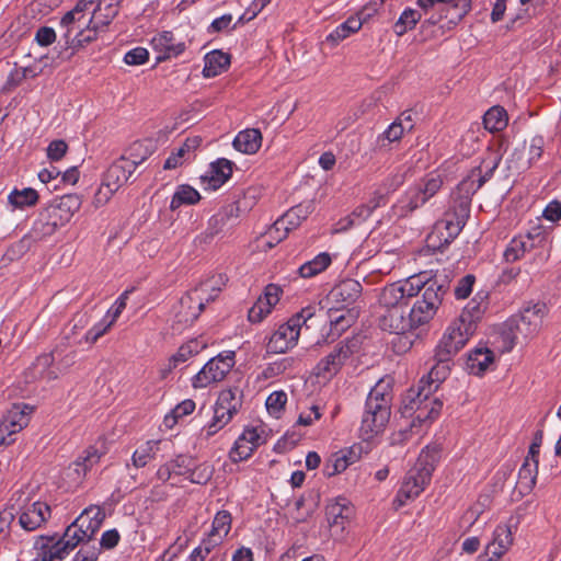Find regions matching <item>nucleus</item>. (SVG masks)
<instances>
[{"instance_id":"1","label":"nucleus","mask_w":561,"mask_h":561,"mask_svg":"<svg viewBox=\"0 0 561 561\" xmlns=\"http://www.w3.org/2000/svg\"><path fill=\"white\" fill-rule=\"evenodd\" d=\"M499 161L500 157L496 153H489L481 164L471 170L470 174L458 184L453 193L457 208L454 214H446L434 225L426 239L428 248L434 251L442 250L460 233L469 216L471 196L493 175Z\"/></svg>"},{"instance_id":"2","label":"nucleus","mask_w":561,"mask_h":561,"mask_svg":"<svg viewBox=\"0 0 561 561\" xmlns=\"http://www.w3.org/2000/svg\"><path fill=\"white\" fill-rule=\"evenodd\" d=\"M434 360L435 365L432 366L427 376H424L420 380L417 390L411 389L408 392V402L404 403L402 413L413 416V420L409 428L400 430L398 433L393 434V443H403L415 428L422 426L424 423L432 422L442 411L443 402L437 398H433L432 393L449 375L451 360L442 362L435 357Z\"/></svg>"},{"instance_id":"3","label":"nucleus","mask_w":561,"mask_h":561,"mask_svg":"<svg viewBox=\"0 0 561 561\" xmlns=\"http://www.w3.org/2000/svg\"><path fill=\"white\" fill-rule=\"evenodd\" d=\"M416 277L421 278L422 284H420L421 297L409 309L413 330L430 323L434 319L449 286L446 277L431 272H421L416 274Z\"/></svg>"},{"instance_id":"4","label":"nucleus","mask_w":561,"mask_h":561,"mask_svg":"<svg viewBox=\"0 0 561 561\" xmlns=\"http://www.w3.org/2000/svg\"><path fill=\"white\" fill-rule=\"evenodd\" d=\"M546 306L536 304L525 308L518 314L512 316L501 331L503 350L510 352L519 339L529 340L541 329Z\"/></svg>"},{"instance_id":"5","label":"nucleus","mask_w":561,"mask_h":561,"mask_svg":"<svg viewBox=\"0 0 561 561\" xmlns=\"http://www.w3.org/2000/svg\"><path fill=\"white\" fill-rule=\"evenodd\" d=\"M438 450L428 446L422 450L415 466L405 474L402 485L397 493L394 504L397 507L405 505L410 500L417 497L430 483Z\"/></svg>"},{"instance_id":"6","label":"nucleus","mask_w":561,"mask_h":561,"mask_svg":"<svg viewBox=\"0 0 561 561\" xmlns=\"http://www.w3.org/2000/svg\"><path fill=\"white\" fill-rule=\"evenodd\" d=\"M141 149L142 145L135 144L131 147L129 158L122 157L108 167L104 174L103 182L94 196V204L96 206L106 204L112 195L128 181L137 165L145 160V157L140 160L137 159V153Z\"/></svg>"},{"instance_id":"7","label":"nucleus","mask_w":561,"mask_h":561,"mask_svg":"<svg viewBox=\"0 0 561 561\" xmlns=\"http://www.w3.org/2000/svg\"><path fill=\"white\" fill-rule=\"evenodd\" d=\"M94 3L95 0H80L61 18L62 36L68 46L80 47L95 39V34L89 26V20L84 19V13L90 10L89 5L92 7Z\"/></svg>"},{"instance_id":"8","label":"nucleus","mask_w":561,"mask_h":561,"mask_svg":"<svg viewBox=\"0 0 561 561\" xmlns=\"http://www.w3.org/2000/svg\"><path fill=\"white\" fill-rule=\"evenodd\" d=\"M105 514L99 506L87 507L76 520L67 527L64 537L59 538L68 552L73 550L80 542L90 540L100 529Z\"/></svg>"},{"instance_id":"9","label":"nucleus","mask_w":561,"mask_h":561,"mask_svg":"<svg viewBox=\"0 0 561 561\" xmlns=\"http://www.w3.org/2000/svg\"><path fill=\"white\" fill-rule=\"evenodd\" d=\"M420 279L415 274L383 287L378 298L380 309L408 310L410 299L420 295Z\"/></svg>"},{"instance_id":"10","label":"nucleus","mask_w":561,"mask_h":561,"mask_svg":"<svg viewBox=\"0 0 561 561\" xmlns=\"http://www.w3.org/2000/svg\"><path fill=\"white\" fill-rule=\"evenodd\" d=\"M219 289L214 287L211 280L202 282L198 286L187 291L180 301L179 317L185 323L194 322L204 310L205 305L218 296Z\"/></svg>"},{"instance_id":"11","label":"nucleus","mask_w":561,"mask_h":561,"mask_svg":"<svg viewBox=\"0 0 561 561\" xmlns=\"http://www.w3.org/2000/svg\"><path fill=\"white\" fill-rule=\"evenodd\" d=\"M473 334L474 332H472L470 324L465 327V324L457 320L453 321L436 345L434 357L442 362L451 360Z\"/></svg>"},{"instance_id":"12","label":"nucleus","mask_w":561,"mask_h":561,"mask_svg":"<svg viewBox=\"0 0 561 561\" xmlns=\"http://www.w3.org/2000/svg\"><path fill=\"white\" fill-rule=\"evenodd\" d=\"M234 364V352L232 351L210 358L192 378L193 388L202 389L222 381Z\"/></svg>"},{"instance_id":"13","label":"nucleus","mask_w":561,"mask_h":561,"mask_svg":"<svg viewBox=\"0 0 561 561\" xmlns=\"http://www.w3.org/2000/svg\"><path fill=\"white\" fill-rule=\"evenodd\" d=\"M416 3L425 13L431 10L439 13L428 19L432 24L447 19L449 24L456 25L470 10V0H417Z\"/></svg>"},{"instance_id":"14","label":"nucleus","mask_w":561,"mask_h":561,"mask_svg":"<svg viewBox=\"0 0 561 561\" xmlns=\"http://www.w3.org/2000/svg\"><path fill=\"white\" fill-rule=\"evenodd\" d=\"M59 228L60 226L45 208L34 220L31 230L13 245L12 250H16L19 254H24L35 243L53 236Z\"/></svg>"},{"instance_id":"15","label":"nucleus","mask_w":561,"mask_h":561,"mask_svg":"<svg viewBox=\"0 0 561 561\" xmlns=\"http://www.w3.org/2000/svg\"><path fill=\"white\" fill-rule=\"evenodd\" d=\"M299 336L298 318H290L286 323L280 324L270 336L266 344V352L271 354H284L297 345Z\"/></svg>"},{"instance_id":"16","label":"nucleus","mask_w":561,"mask_h":561,"mask_svg":"<svg viewBox=\"0 0 561 561\" xmlns=\"http://www.w3.org/2000/svg\"><path fill=\"white\" fill-rule=\"evenodd\" d=\"M325 514L332 536L341 537L354 515V508L346 499L339 497L327 505Z\"/></svg>"},{"instance_id":"17","label":"nucleus","mask_w":561,"mask_h":561,"mask_svg":"<svg viewBox=\"0 0 561 561\" xmlns=\"http://www.w3.org/2000/svg\"><path fill=\"white\" fill-rule=\"evenodd\" d=\"M445 176L439 172L428 173L411 193L409 203L407 204L408 211L424 205L442 188Z\"/></svg>"},{"instance_id":"18","label":"nucleus","mask_w":561,"mask_h":561,"mask_svg":"<svg viewBox=\"0 0 561 561\" xmlns=\"http://www.w3.org/2000/svg\"><path fill=\"white\" fill-rule=\"evenodd\" d=\"M311 203L299 204L291 207L274 222V225L270 228L268 236L272 237L273 232H282V234L276 238V241L280 242L286 238L288 232L293 229H296L301 224V221L305 220L309 214H311Z\"/></svg>"},{"instance_id":"19","label":"nucleus","mask_w":561,"mask_h":561,"mask_svg":"<svg viewBox=\"0 0 561 561\" xmlns=\"http://www.w3.org/2000/svg\"><path fill=\"white\" fill-rule=\"evenodd\" d=\"M362 284L353 278H346L335 285L330 291L329 299L336 308H356L354 305L362 296Z\"/></svg>"},{"instance_id":"20","label":"nucleus","mask_w":561,"mask_h":561,"mask_svg":"<svg viewBox=\"0 0 561 561\" xmlns=\"http://www.w3.org/2000/svg\"><path fill=\"white\" fill-rule=\"evenodd\" d=\"M390 419V412L386 407L365 405V412L360 424V436L365 440L371 439L381 433Z\"/></svg>"},{"instance_id":"21","label":"nucleus","mask_w":561,"mask_h":561,"mask_svg":"<svg viewBox=\"0 0 561 561\" xmlns=\"http://www.w3.org/2000/svg\"><path fill=\"white\" fill-rule=\"evenodd\" d=\"M87 11L91 13L89 19V26L92 33L98 36V33L104 31L118 13L117 0H95V3Z\"/></svg>"},{"instance_id":"22","label":"nucleus","mask_w":561,"mask_h":561,"mask_svg":"<svg viewBox=\"0 0 561 561\" xmlns=\"http://www.w3.org/2000/svg\"><path fill=\"white\" fill-rule=\"evenodd\" d=\"M283 290L276 284H268L262 296H260L255 304L248 312V319L252 323L262 322L271 312L272 309L278 304Z\"/></svg>"},{"instance_id":"23","label":"nucleus","mask_w":561,"mask_h":561,"mask_svg":"<svg viewBox=\"0 0 561 561\" xmlns=\"http://www.w3.org/2000/svg\"><path fill=\"white\" fill-rule=\"evenodd\" d=\"M352 350L347 343L337 344L334 350L322 358L316 366V376L330 379L335 376L345 360L351 356Z\"/></svg>"},{"instance_id":"24","label":"nucleus","mask_w":561,"mask_h":561,"mask_svg":"<svg viewBox=\"0 0 561 561\" xmlns=\"http://www.w3.org/2000/svg\"><path fill=\"white\" fill-rule=\"evenodd\" d=\"M359 314L358 308H336L331 307L328 311L330 330L327 337L334 341L339 339L347 329H350Z\"/></svg>"},{"instance_id":"25","label":"nucleus","mask_w":561,"mask_h":561,"mask_svg":"<svg viewBox=\"0 0 561 561\" xmlns=\"http://www.w3.org/2000/svg\"><path fill=\"white\" fill-rule=\"evenodd\" d=\"M82 204L81 197L77 194H66L53 204L46 210L62 227L70 221L73 215L80 209Z\"/></svg>"},{"instance_id":"26","label":"nucleus","mask_w":561,"mask_h":561,"mask_svg":"<svg viewBox=\"0 0 561 561\" xmlns=\"http://www.w3.org/2000/svg\"><path fill=\"white\" fill-rule=\"evenodd\" d=\"M50 507L47 503L41 501L33 502L24 506L19 517V524L27 531L36 530L50 517Z\"/></svg>"},{"instance_id":"27","label":"nucleus","mask_w":561,"mask_h":561,"mask_svg":"<svg viewBox=\"0 0 561 561\" xmlns=\"http://www.w3.org/2000/svg\"><path fill=\"white\" fill-rule=\"evenodd\" d=\"M379 325L383 331L396 334L413 330L410 313L403 309H381Z\"/></svg>"},{"instance_id":"28","label":"nucleus","mask_w":561,"mask_h":561,"mask_svg":"<svg viewBox=\"0 0 561 561\" xmlns=\"http://www.w3.org/2000/svg\"><path fill=\"white\" fill-rule=\"evenodd\" d=\"M369 14L364 16V10L350 16L345 22L336 26L327 35L325 42L332 47L337 46L341 42L348 38L352 34L357 33L363 24L367 21Z\"/></svg>"},{"instance_id":"29","label":"nucleus","mask_w":561,"mask_h":561,"mask_svg":"<svg viewBox=\"0 0 561 561\" xmlns=\"http://www.w3.org/2000/svg\"><path fill=\"white\" fill-rule=\"evenodd\" d=\"M34 408L26 403H14L7 412L1 424L15 435L28 425Z\"/></svg>"},{"instance_id":"30","label":"nucleus","mask_w":561,"mask_h":561,"mask_svg":"<svg viewBox=\"0 0 561 561\" xmlns=\"http://www.w3.org/2000/svg\"><path fill=\"white\" fill-rule=\"evenodd\" d=\"M151 45L153 49L160 54L157 58L159 61L176 57L185 49V44L183 42H176L174 35L168 31L156 35L151 39Z\"/></svg>"},{"instance_id":"31","label":"nucleus","mask_w":561,"mask_h":561,"mask_svg":"<svg viewBox=\"0 0 561 561\" xmlns=\"http://www.w3.org/2000/svg\"><path fill=\"white\" fill-rule=\"evenodd\" d=\"M27 371L33 375L34 379H39L46 382L56 380L60 374L59 368L55 366V357L53 353H44L37 356Z\"/></svg>"},{"instance_id":"32","label":"nucleus","mask_w":561,"mask_h":561,"mask_svg":"<svg viewBox=\"0 0 561 561\" xmlns=\"http://www.w3.org/2000/svg\"><path fill=\"white\" fill-rule=\"evenodd\" d=\"M36 548L38 552L34 561H59L69 553L62 542L55 537H41Z\"/></svg>"},{"instance_id":"33","label":"nucleus","mask_w":561,"mask_h":561,"mask_svg":"<svg viewBox=\"0 0 561 561\" xmlns=\"http://www.w3.org/2000/svg\"><path fill=\"white\" fill-rule=\"evenodd\" d=\"M494 353L486 346H478L471 351L467 359L469 374L483 376L490 366L494 364Z\"/></svg>"},{"instance_id":"34","label":"nucleus","mask_w":561,"mask_h":561,"mask_svg":"<svg viewBox=\"0 0 561 561\" xmlns=\"http://www.w3.org/2000/svg\"><path fill=\"white\" fill-rule=\"evenodd\" d=\"M513 543V534L508 525H499L494 533L492 541L486 546V554L501 559Z\"/></svg>"},{"instance_id":"35","label":"nucleus","mask_w":561,"mask_h":561,"mask_svg":"<svg viewBox=\"0 0 561 561\" xmlns=\"http://www.w3.org/2000/svg\"><path fill=\"white\" fill-rule=\"evenodd\" d=\"M486 296L478 294L468 302L459 318L456 320L465 324V327L470 324L472 327V332H476L477 322L481 319L482 314L486 310Z\"/></svg>"},{"instance_id":"36","label":"nucleus","mask_w":561,"mask_h":561,"mask_svg":"<svg viewBox=\"0 0 561 561\" xmlns=\"http://www.w3.org/2000/svg\"><path fill=\"white\" fill-rule=\"evenodd\" d=\"M261 146L262 134L257 128L244 129L240 131L233 140L234 149L247 154L255 153Z\"/></svg>"},{"instance_id":"37","label":"nucleus","mask_w":561,"mask_h":561,"mask_svg":"<svg viewBox=\"0 0 561 561\" xmlns=\"http://www.w3.org/2000/svg\"><path fill=\"white\" fill-rule=\"evenodd\" d=\"M232 175V163L227 159H219L211 163L208 174L204 178L213 190L219 188Z\"/></svg>"},{"instance_id":"38","label":"nucleus","mask_w":561,"mask_h":561,"mask_svg":"<svg viewBox=\"0 0 561 561\" xmlns=\"http://www.w3.org/2000/svg\"><path fill=\"white\" fill-rule=\"evenodd\" d=\"M230 65V56L220 50H213L204 58L203 76L214 78L225 71Z\"/></svg>"},{"instance_id":"39","label":"nucleus","mask_w":561,"mask_h":561,"mask_svg":"<svg viewBox=\"0 0 561 561\" xmlns=\"http://www.w3.org/2000/svg\"><path fill=\"white\" fill-rule=\"evenodd\" d=\"M234 414L225 410L224 408L214 405V415L210 422H208L201 431V436L204 439H209L216 435L220 430L230 423Z\"/></svg>"},{"instance_id":"40","label":"nucleus","mask_w":561,"mask_h":561,"mask_svg":"<svg viewBox=\"0 0 561 561\" xmlns=\"http://www.w3.org/2000/svg\"><path fill=\"white\" fill-rule=\"evenodd\" d=\"M206 345L199 340H191L181 345L175 354L169 359V370L176 368L180 364L185 363L194 355L202 352Z\"/></svg>"},{"instance_id":"41","label":"nucleus","mask_w":561,"mask_h":561,"mask_svg":"<svg viewBox=\"0 0 561 561\" xmlns=\"http://www.w3.org/2000/svg\"><path fill=\"white\" fill-rule=\"evenodd\" d=\"M539 460L530 461L529 457H526L524 463L518 471V484L522 490L530 492L537 482Z\"/></svg>"},{"instance_id":"42","label":"nucleus","mask_w":561,"mask_h":561,"mask_svg":"<svg viewBox=\"0 0 561 561\" xmlns=\"http://www.w3.org/2000/svg\"><path fill=\"white\" fill-rule=\"evenodd\" d=\"M331 261L332 260L329 253H320L314 259L306 262L299 267V275L304 278L313 277L327 270L331 264Z\"/></svg>"},{"instance_id":"43","label":"nucleus","mask_w":561,"mask_h":561,"mask_svg":"<svg viewBox=\"0 0 561 561\" xmlns=\"http://www.w3.org/2000/svg\"><path fill=\"white\" fill-rule=\"evenodd\" d=\"M201 195L192 186L187 184L180 185L170 203V208L175 210L180 208L182 205H194L199 202Z\"/></svg>"},{"instance_id":"44","label":"nucleus","mask_w":561,"mask_h":561,"mask_svg":"<svg viewBox=\"0 0 561 561\" xmlns=\"http://www.w3.org/2000/svg\"><path fill=\"white\" fill-rule=\"evenodd\" d=\"M484 127L494 133L503 130L507 125V113L502 106H493L483 116Z\"/></svg>"},{"instance_id":"45","label":"nucleus","mask_w":561,"mask_h":561,"mask_svg":"<svg viewBox=\"0 0 561 561\" xmlns=\"http://www.w3.org/2000/svg\"><path fill=\"white\" fill-rule=\"evenodd\" d=\"M159 450V440H148L139 446L133 454L131 460L136 468L145 467L152 460Z\"/></svg>"},{"instance_id":"46","label":"nucleus","mask_w":561,"mask_h":561,"mask_svg":"<svg viewBox=\"0 0 561 561\" xmlns=\"http://www.w3.org/2000/svg\"><path fill=\"white\" fill-rule=\"evenodd\" d=\"M534 249V243H530L527 238L523 236L515 237L510 242L504 252V257L507 262H515L523 257L526 252Z\"/></svg>"},{"instance_id":"47","label":"nucleus","mask_w":561,"mask_h":561,"mask_svg":"<svg viewBox=\"0 0 561 561\" xmlns=\"http://www.w3.org/2000/svg\"><path fill=\"white\" fill-rule=\"evenodd\" d=\"M422 15L419 11L408 8L405 9L398 21L393 25V32L398 36L404 35L408 31H411L415 27L417 22L421 20Z\"/></svg>"},{"instance_id":"48","label":"nucleus","mask_w":561,"mask_h":561,"mask_svg":"<svg viewBox=\"0 0 561 561\" xmlns=\"http://www.w3.org/2000/svg\"><path fill=\"white\" fill-rule=\"evenodd\" d=\"M110 314H106L99 323L94 324L91 329H89L85 334L79 340L78 344H89L93 345L96 341L105 335L110 329L114 325L113 320H108Z\"/></svg>"},{"instance_id":"49","label":"nucleus","mask_w":561,"mask_h":561,"mask_svg":"<svg viewBox=\"0 0 561 561\" xmlns=\"http://www.w3.org/2000/svg\"><path fill=\"white\" fill-rule=\"evenodd\" d=\"M215 404H217L220 408L225 407V410L236 415L242 404L240 391L237 388L220 391Z\"/></svg>"},{"instance_id":"50","label":"nucleus","mask_w":561,"mask_h":561,"mask_svg":"<svg viewBox=\"0 0 561 561\" xmlns=\"http://www.w3.org/2000/svg\"><path fill=\"white\" fill-rule=\"evenodd\" d=\"M38 201V194L33 188H24L21 191L14 190L9 195V202L18 208H23L27 206H33Z\"/></svg>"},{"instance_id":"51","label":"nucleus","mask_w":561,"mask_h":561,"mask_svg":"<svg viewBox=\"0 0 561 561\" xmlns=\"http://www.w3.org/2000/svg\"><path fill=\"white\" fill-rule=\"evenodd\" d=\"M231 522L232 518L228 511H219L213 520L210 535L224 539L231 529Z\"/></svg>"},{"instance_id":"52","label":"nucleus","mask_w":561,"mask_h":561,"mask_svg":"<svg viewBox=\"0 0 561 561\" xmlns=\"http://www.w3.org/2000/svg\"><path fill=\"white\" fill-rule=\"evenodd\" d=\"M36 75L37 73L31 67H14L7 78L3 90L8 92L12 91L21 85L26 78H34Z\"/></svg>"},{"instance_id":"53","label":"nucleus","mask_w":561,"mask_h":561,"mask_svg":"<svg viewBox=\"0 0 561 561\" xmlns=\"http://www.w3.org/2000/svg\"><path fill=\"white\" fill-rule=\"evenodd\" d=\"M348 467V462L345 459V451H339L333 454L325 462L323 471L328 477H333L337 473L343 472Z\"/></svg>"},{"instance_id":"54","label":"nucleus","mask_w":561,"mask_h":561,"mask_svg":"<svg viewBox=\"0 0 561 561\" xmlns=\"http://www.w3.org/2000/svg\"><path fill=\"white\" fill-rule=\"evenodd\" d=\"M255 449L249 445L241 436L234 442L233 447L229 451V458L232 462H239L250 458Z\"/></svg>"},{"instance_id":"55","label":"nucleus","mask_w":561,"mask_h":561,"mask_svg":"<svg viewBox=\"0 0 561 561\" xmlns=\"http://www.w3.org/2000/svg\"><path fill=\"white\" fill-rule=\"evenodd\" d=\"M367 405H376L379 408L386 407V410L390 412V396L382 390L380 383L376 385L369 392L367 400Z\"/></svg>"},{"instance_id":"56","label":"nucleus","mask_w":561,"mask_h":561,"mask_svg":"<svg viewBox=\"0 0 561 561\" xmlns=\"http://www.w3.org/2000/svg\"><path fill=\"white\" fill-rule=\"evenodd\" d=\"M287 402V394L284 391H274L266 399V409L270 414L277 416Z\"/></svg>"},{"instance_id":"57","label":"nucleus","mask_w":561,"mask_h":561,"mask_svg":"<svg viewBox=\"0 0 561 561\" xmlns=\"http://www.w3.org/2000/svg\"><path fill=\"white\" fill-rule=\"evenodd\" d=\"M103 454L104 453L100 451L96 447L89 446L78 458L80 459L83 467L90 471L95 465L99 463Z\"/></svg>"},{"instance_id":"58","label":"nucleus","mask_w":561,"mask_h":561,"mask_svg":"<svg viewBox=\"0 0 561 561\" xmlns=\"http://www.w3.org/2000/svg\"><path fill=\"white\" fill-rule=\"evenodd\" d=\"M295 359L293 357H284L274 363L268 364L265 368V376L272 377L282 374L293 367Z\"/></svg>"},{"instance_id":"59","label":"nucleus","mask_w":561,"mask_h":561,"mask_svg":"<svg viewBox=\"0 0 561 561\" xmlns=\"http://www.w3.org/2000/svg\"><path fill=\"white\" fill-rule=\"evenodd\" d=\"M68 150V145L65 140L57 139L49 144L47 148V158L50 161H59Z\"/></svg>"},{"instance_id":"60","label":"nucleus","mask_w":561,"mask_h":561,"mask_svg":"<svg viewBox=\"0 0 561 561\" xmlns=\"http://www.w3.org/2000/svg\"><path fill=\"white\" fill-rule=\"evenodd\" d=\"M474 280L476 278L473 275H466L465 277H462L455 287L456 298L466 299L472 291Z\"/></svg>"},{"instance_id":"61","label":"nucleus","mask_w":561,"mask_h":561,"mask_svg":"<svg viewBox=\"0 0 561 561\" xmlns=\"http://www.w3.org/2000/svg\"><path fill=\"white\" fill-rule=\"evenodd\" d=\"M382 198V195H380L377 201H373V205L367 204L356 207L351 215L353 216L357 224H359L363 220H366L371 215L373 210L380 205Z\"/></svg>"},{"instance_id":"62","label":"nucleus","mask_w":561,"mask_h":561,"mask_svg":"<svg viewBox=\"0 0 561 561\" xmlns=\"http://www.w3.org/2000/svg\"><path fill=\"white\" fill-rule=\"evenodd\" d=\"M149 53L146 48L136 47L126 53L124 60L127 65H142L148 60Z\"/></svg>"},{"instance_id":"63","label":"nucleus","mask_w":561,"mask_h":561,"mask_svg":"<svg viewBox=\"0 0 561 561\" xmlns=\"http://www.w3.org/2000/svg\"><path fill=\"white\" fill-rule=\"evenodd\" d=\"M211 477V470L208 466H199L188 471L187 479L193 483H206Z\"/></svg>"},{"instance_id":"64","label":"nucleus","mask_w":561,"mask_h":561,"mask_svg":"<svg viewBox=\"0 0 561 561\" xmlns=\"http://www.w3.org/2000/svg\"><path fill=\"white\" fill-rule=\"evenodd\" d=\"M542 217L551 222L561 219V203L559 201L550 202L542 211Z\"/></svg>"}]
</instances>
